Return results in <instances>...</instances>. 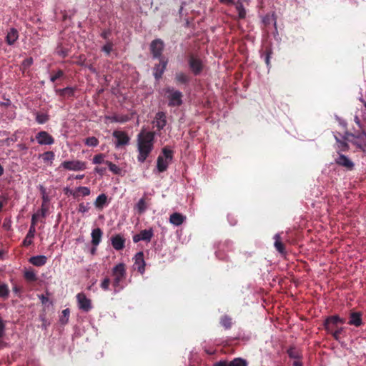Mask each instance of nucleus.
Here are the masks:
<instances>
[{"mask_svg":"<svg viewBox=\"0 0 366 366\" xmlns=\"http://www.w3.org/2000/svg\"><path fill=\"white\" fill-rule=\"evenodd\" d=\"M54 157L55 154L52 151L45 152L40 154V157L42 158L44 162H49L50 165H51L52 161L54 159Z\"/></svg>","mask_w":366,"mask_h":366,"instance_id":"nucleus-32","label":"nucleus"},{"mask_svg":"<svg viewBox=\"0 0 366 366\" xmlns=\"http://www.w3.org/2000/svg\"><path fill=\"white\" fill-rule=\"evenodd\" d=\"M154 137V132H141L138 134L137 149L139 155L137 159L139 162H144L153 150Z\"/></svg>","mask_w":366,"mask_h":366,"instance_id":"nucleus-1","label":"nucleus"},{"mask_svg":"<svg viewBox=\"0 0 366 366\" xmlns=\"http://www.w3.org/2000/svg\"><path fill=\"white\" fill-rule=\"evenodd\" d=\"M112 276L114 277L112 285L115 290H121L124 286L121 285L123 280L126 279L127 272L124 263H119L112 269Z\"/></svg>","mask_w":366,"mask_h":366,"instance_id":"nucleus-4","label":"nucleus"},{"mask_svg":"<svg viewBox=\"0 0 366 366\" xmlns=\"http://www.w3.org/2000/svg\"><path fill=\"white\" fill-rule=\"evenodd\" d=\"M167 117L164 112H158L154 117L153 123L155 124L158 131H161L167 124Z\"/></svg>","mask_w":366,"mask_h":366,"instance_id":"nucleus-13","label":"nucleus"},{"mask_svg":"<svg viewBox=\"0 0 366 366\" xmlns=\"http://www.w3.org/2000/svg\"><path fill=\"white\" fill-rule=\"evenodd\" d=\"M39 217V212H36L32 215L30 227H33V228H35Z\"/></svg>","mask_w":366,"mask_h":366,"instance_id":"nucleus-54","label":"nucleus"},{"mask_svg":"<svg viewBox=\"0 0 366 366\" xmlns=\"http://www.w3.org/2000/svg\"><path fill=\"white\" fill-rule=\"evenodd\" d=\"M105 119L109 120L111 122H117L115 120L117 119L116 114L113 116H106Z\"/></svg>","mask_w":366,"mask_h":366,"instance_id":"nucleus-61","label":"nucleus"},{"mask_svg":"<svg viewBox=\"0 0 366 366\" xmlns=\"http://www.w3.org/2000/svg\"><path fill=\"white\" fill-rule=\"evenodd\" d=\"M335 162L348 170H352L354 168V163L344 154H340L335 159Z\"/></svg>","mask_w":366,"mask_h":366,"instance_id":"nucleus-14","label":"nucleus"},{"mask_svg":"<svg viewBox=\"0 0 366 366\" xmlns=\"http://www.w3.org/2000/svg\"><path fill=\"white\" fill-rule=\"evenodd\" d=\"M69 313L70 312L69 309H65L62 311V316L60 319L61 323L65 324L68 322Z\"/></svg>","mask_w":366,"mask_h":366,"instance_id":"nucleus-46","label":"nucleus"},{"mask_svg":"<svg viewBox=\"0 0 366 366\" xmlns=\"http://www.w3.org/2000/svg\"><path fill=\"white\" fill-rule=\"evenodd\" d=\"M228 366H247V362L245 360L242 358H234L229 362H227Z\"/></svg>","mask_w":366,"mask_h":366,"instance_id":"nucleus-34","label":"nucleus"},{"mask_svg":"<svg viewBox=\"0 0 366 366\" xmlns=\"http://www.w3.org/2000/svg\"><path fill=\"white\" fill-rule=\"evenodd\" d=\"M89 209V203L84 204V203H80L79 204V209L78 211L81 213L87 212Z\"/></svg>","mask_w":366,"mask_h":366,"instance_id":"nucleus-51","label":"nucleus"},{"mask_svg":"<svg viewBox=\"0 0 366 366\" xmlns=\"http://www.w3.org/2000/svg\"><path fill=\"white\" fill-rule=\"evenodd\" d=\"M36 139L40 145H51L54 143V139L46 131H41L36 135Z\"/></svg>","mask_w":366,"mask_h":366,"instance_id":"nucleus-12","label":"nucleus"},{"mask_svg":"<svg viewBox=\"0 0 366 366\" xmlns=\"http://www.w3.org/2000/svg\"><path fill=\"white\" fill-rule=\"evenodd\" d=\"M147 207L148 206L144 197L138 201L134 207L139 214H143L147 210Z\"/></svg>","mask_w":366,"mask_h":366,"instance_id":"nucleus-29","label":"nucleus"},{"mask_svg":"<svg viewBox=\"0 0 366 366\" xmlns=\"http://www.w3.org/2000/svg\"><path fill=\"white\" fill-rule=\"evenodd\" d=\"M287 353L290 358L295 359V360H301L302 358L301 352L295 347H290L287 350Z\"/></svg>","mask_w":366,"mask_h":366,"instance_id":"nucleus-28","label":"nucleus"},{"mask_svg":"<svg viewBox=\"0 0 366 366\" xmlns=\"http://www.w3.org/2000/svg\"><path fill=\"white\" fill-rule=\"evenodd\" d=\"M112 44L111 42L109 43H107V44H105L102 48V51H104L105 53H107V54H109L110 52L112 51Z\"/></svg>","mask_w":366,"mask_h":366,"instance_id":"nucleus-55","label":"nucleus"},{"mask_svg":"<svg viewBox=\"0 0 366 366\" xmlns=\"http://www.w3.org/2000/svg\"><path fill=\"white\" fill-rule=\"evenodd\" d=\"M105 164L108 166L109 169L113 172L114 174H120L122 169L115 164L112 163L110 161H106Z\"/></svg>","mask_w":366,"mask_h":366,"instance_id":"nucleus-35","label":"nucleus"},{"mask_svg":"<svg viewBox=\"0 0 366 366\" xmlns=\"http://www.w3.org/2000/svg\"><path fill=\"white\" fill-rule=\"evenodd\" d=\"M274 239L275 240L274 244L275 249L282 254H286L285 247L281 240L280 234H276Z\"/></svg>","mask_w":366,"mask_h":366,"instance_id":"nucleus-24","label":"nucleus"},{"mask_svg":"<svg viewBox=\"0 0 366 366\" xmlns=\"http://www.w3.org/2000/svg\"><path fill=\"white\" fill-rule=\"evenodd\" d=\"M49 119V115L44 113H37L36 116V121L40 124L46 123Z\"/></svg>","mask_w":366,"mask_h":366,"instance_id":"nucleus-37","label":"nucleus"},{"mask_svg":"<svg viewBox=\"0 0 366 366\" xmlns=\"http://www.w3.org/2000/svg\"><path fill=\"white\" fill-rule=\"evenodd\" d=\"M135 269L143 274L145 271V262L144 259V253L142 252H139L135 255V262H134Z\"/></svg>","mask_w":366,"mask_h":366,"instance_id":"nucleus-15","label":"nucleus"},{"mask_svg":"<svg viewBox=\"0 0 366 366\" xmlns=\"http://www.w3.org/2000/svg\"><path fill=\"white\" fill-rule=\"evenodd\" d=\"M85 144L89 147H97L99 144V140L95 137H90L85 139Z\"/></svg>","mask_w":366,"mask_h":366,"instance_id":"nucleus-41","label":"nucleus"},{"mask_svg":"<svg viewBox=\"0 0 366 366\" xmlns=\"http://www.w3.org/2000/svg\"><path fill=\"white\" fill-rule=\"evenodd\" d=\"M140 237H141V236H140V234H139H139H135V235L133 237V241H134L135 243H137V242H138L141 241V240H142V239L140 238Z\"/></svg>","mask_w":366,"mask_h":366,"instance_id":"nucleus-63","label":"nucleus"},{"mask_svg":"<svg viewBox=\"0 0 366 366\" xmlns=\"http://www.w3.org/2000/svg\"><path fill=\"white\" fill-rule=\"evenodd\" d=\"M47 261V257L44 255L33 256L29 258V262L36 267L44 266Z\"/></svg>","mask_w":366,"mask_h":366,"instance_id":"nucleus-19","label":"nucleus"},{"mask_svg":"<svg viewBox=\"0 0 366 366\" xmlns=\"http://www.w3.org/2000/svg\"><path fill=\"white\" fill-rule=\"evenodd\" d=\"M116 117L115 120L119 123H125L131 119V117L127 114H116Z\"/></svg>","mask_w":366,"mask_h":366,"instance_id":"nucleus-43","label":"nucleus"},{"mask_svg":"<svg viewBox=\"0 0 366 366\" xmlns=\"http://www.w3.org/2000/svg\"><path fill=\"white\" fill-rule=\"evenodd\" d=\"M165 92L167 94V99L169 100L168 105L169 107H179L182 104L183 94L181 92L174 90V89L172 87H167Z\"/></svg>","mask_w":366,"mask_h":366,"instance_id":"nucleus-5","label":"nucleus"},{"mask_svg":"<svg viewBox=\"0 0 366 366\" xmlns=\"http://www.w3.org/2000/svg\"><path fill=\"white\" fill-rule=\"evenodd\" d=\"M342 327H337L336 328L335 330H334L332 332H330L332 334V335L333 336V337L336 340H338L339 338H340V334L342 333Z\"/></svg>","mask_w":366,"mask_h":366,"instance_id":"nucleus-52","label":"nucleus"},{"mask_svg":"<svg viewBox=\"0 0 366 366\" xmlns=\"http://www.w3.org/2000/svg\"><path fill=\"white\" fill-rule=\"evenodd\" d=\"M104 157H105V155L104 154H97L94 157L93 159H92V162L93 164H102V163H104L105 164V160H104Z\"/></svg>","mask_w":366,"mask_h":366,"instance_id":"nucleus-42","label":"nucleus"},{"mask_svg":"<svg viewBox=\"0 0 366 366\" xmlns=\"http://www.w3.org/2000/svg\"><path fill=\"white\" fill-rule=\"evenodd\" d=\"M64 75V73L62 70L59 69L57 71V72L51 76L50 81L51 82L56 81L58 79L62 77Z\"/></svg>","mask_w":366,"mask_h":366,"instance_id":"nucleus-48","label":"nucleus"},{"mask_svg":"<svg viewBox=\"0 0 366 366\" xmlns=\"http://www.w3.org/2000/svg\"><path fill=\"white\" fill-rule=\"evenodd\" d=\"M110 34L111 31L109 29H105L101 33V36L104 39H107Z\"/></svg>","mask_w":366,"mask_h":366,"instance_id":"nucleus-58","label":"nucleus"},{"mask_svg":"<svg viewBox=\"0 0 366 366\" xmlns=\"http://www.w3.org/2000/svg\"><path fill=\"white\" fill-rule=\"evenodd\" d=\"M66 194L72 195L74 198H78L79 197V194L77 193L76 189L75 191H73L71 189H67Z\"/></svg>","mask_w":366,"mask_h":366,"instance_id":"nucleus-59","label":"nucleus"},{"mask_svg":"<svg viewBox=\"0 0 366 366\" xmlns=\"http://www.w3.org/2000/svg\"><path fill=\"white\" fill-rule=\"evenodd\" d=\"M159 64H156L153 68V75L156 80H159L167 69L168 64V59L167 58L158 59Z\"/></svg>","mask_w":366,"mask_h":366,"instance_id":"nucleus-10","label":"nucleus"},{"mask_svg":"<svg viewBox=\"0 0 366 366\" xmlns=\"http://www.w3.org/2000/svg\"><path fill=\"white\" fill-rule=\"evenodd\" d=\"M292 366H302V362L300 360H295L292 363Z\"/></svg>","mask_w":366,"mask_h":366,"instance_id":"nucleus-64","label":"nucleus"},{"mask_svg":"<svg viewBox=\"0 0 366 366\" xmlns=\"http://www.w3.org/2000/svg\"><path fill=\"white\" fill-rule=\"evenodd\" d=\"M36 233V228H33V227H30L28 231V233L23 241V245L25 247H28L33 243L32 239L34 237Z\"/></svg>","mask_w":366,"mask_h":366,"instance_id":"nucleus-27","label":"nucleus"},{"mask_svg":"<svg viewBox=\"0 0 366 366\" xmlns=\"http://www.w3.org/2000/svg\"><path fill=\"white\" fill-rule=\"evenodd\" d=\"M102 231L100 228H95L92 232V244L93 246L97 247L101 242L102 237Z\"/></svg>","mask_w":366,"mask_h":366,"instance_id":"nucleus-20","label":"nucleus"},{"mask_svg":"<svg viewBox=\"0 0 366 366\" xmlns=\"http://www.w3.org/2000/svg\"><path fill=\"white\" fill-rule=\"evenodd\" d=\"M185 219L186 217L179 212L172 214L169 217L170 223L175 226L181 225Z\"/></svg>","mask_w":366,"mask_h":366,"instance_id":"nucleus-18","label":"nucleus"},{"mask_svg":"<svg viewBox=\"0 0 366 366\" xmlns=\"http://www.w3.org/2000/svg\"><path fill=\"white\" fill-rule=\"evenodd\" d=\"M60 167L69 171H83L86 169V162L79 160L64 161Z\"/></svg>","mask_w":366,"mask_h":366,"instance_id":"nucleus-7","label":"nucleus"},{"mask_svg":"<svg viewBox=\"0 0 366 366\" xmlns=\"http://www.w3.org/2000/svg\"><path fill=\"white\" fill-rule=\"evenodd\" d=\"M18 140L17 132L12 134L11 137L6 138L2 142L6 144L7 146H10L14 142H16Z\"/></svg>","mask_w":366,"mask_h":366,"instance_id":"nucleus-44","label":"nucleus"},{"mask_svg":"<svg viewBox=\"0 0 366 366\" xmlns=\"http://www.w3.org/2000/svg\"><path fill=\"white\" fill-rule=\"evenodd\" d=\"M56 93L62 98H71L74 96L75 88L67 86L64 89H57Z\"/></svg>","mask_w":366,"mask_h":366,"instance_id":"nucleus-17","label":"nucleus"},{"mask_svg":"<svg viewBox=\"0 0 366 366\" xmlns=\"http://www.w3.org/2000/svg\"><path fill=\"white\" fill-rule=\"evenodd\" d=\"M236 9L238 12V17L243 19L246 16V10L241 2H238L236 5Z\"/></svg>","mask_w":366,"mask_h":366,"instance_id":"nucleus-36","label":"nucleus"},{"mask_svg":"<svg viewBox=\"0 0 366 366\" xmlns=\"http://www.w3.org/2000/svg\"><path fill=\"white\" fill-rule=\"evenodd\" d=\"M56 53L63 58L66 57L68 55L67 50L62 47L58 48Z\"/></svg>","mask_w":366,"mask_h":366,"instance_id":"nucleus-57","label":"nucleus"},{"mask_svg":"<svg viewBox=\"0 0 366 366\" xmlns=\"http://www.w3.org/2000/svg\"><path fill=\"white\" fill-rule=\"evenodd\" d=\"M48 212V207L46 204L42 203L41 209L37 212L39 213V217H45Z\"/></svg>","mask_w":366,"mask_h":366,"instance_id":"nucleus-49","label":"nucleus"},{"mask_svg":"<svg viewBox=\"0 0 366 366\" xmlns=\"http://www.w3.org/2000/svg\"><path fill=\"white\" fill-rule=\"evenodd\" d=\"M112 247L117 251L122 250L125 247V239L120 234H116L111 238Z\"/></svg>","mask_w":366,"mask_h":366,"instance_id":"nucleus-16","label":"nucleus"},{"mask_svg":"<svg viewBox=\"0 0 366 366\" xmlns=\"http://www.w3.org/2000/svg\"><path fill=\"white\" fill-rule=\"evenodd\" d=\"M162 156L164 159H166L169 161H172L173 159V151L169 149L167 147H165L162 150Z\"/></svg>","mask_w":366,"mask_h":366,"instance_id":"nucleus-39","label":"nucleus"},{"mask_svg":"<svg viewBox=\"0 0 366 366\" xmlns=\"http://www.w3.org/2000/svg\"><path fill=\"white\" fill-rule=\"evenodd\" d=\"M110 282H111V280L109 277L104 278V280L101 283V287L102 288V290H108Z\"/></svg>","mask_w":366,"mask_h":366,"instance_id":"nucleus-50","label":"nucleus"},{"mask_svg":"<svg viewBox=\"0 0 366 366\" xmlns=\"http://www.w3.org/2000/svg\"><path fill=\"white\" fill-rule=\"evenodd\" d=\"M220 324L225 330H229L233 325L232 318L228 315H223L220 318Z\"/></svg>","mask_w":366,"mask_h":366,"instance_id":"nucleus-30","label":"nucleus"},{"mask_svg":"<svg viewBox=\"0 0 366 366\" xmlns=\"http://www.w3.org/2000/svg\"><path fill=\"white\" fill-rule=\"evenodd\" d=\"M4 102H0V106L4 107H9L11 105V102L9 99L6 98L4 96L3 97Z\"/></svg>","mask_w":366,"mask_h":366,"instance_id":"nucleus-56","label":"nucleus"},{"mask_svg":"<svg viewBox=\"0 0 366 366\" xmlns=\"http://www.w3.org/2000/svg\"><path fill=\"white\" fill-rule=\"evenodd\" d=\"M33 64V59L31 57L25 59L22 62L24 69H26Z\"/></svg>","mask_w":366,"mask_h":366,"instance_id":"nucleus-53","label":"nucleus"},{"mask_svg":"<svg viewBox=\"0 0 366 366\" xmlns=\"http://www.w3.org/2000/svg\"><path fill=\"white\" fill-rule=\"evenodd\" d=\"M76 192L78 194H81L82 196H88L91 193L89 188L86 187H79L76 188Z\"/></svg>","mask_w":366,"mask_h":366,"instance_id":"nucleus-45","label":"nucleus"},{"mask_svg":"<svg viewBox=\"0 0 366 366\" xmlns=\"http://www.w3.org/2000/svg\"><path fill=\"white\" fill-rule=\"evenodd\" d=\"M272 54V51L270 48H266L264 54H262V57H264V61L267 66L270 64V58Z\"/></svg>","mask_w":366,"mask_h":366,"instance_id":"nucleus-40","label":"nucleus"},{"mask_svg":"<svg viewBox=\"0 0 366 366\" xmlns=\"http://www.w3.org/2000/svg\"><path fill=\"white\" fill-rule=\"evenodd\" d=\"M344 323V320L337 315L328 317L324 322V326L327 332L330 333L338 327L339 324Z\"/></svg>","mask_w":366,"mask_h":366,"instance_id":"nucleus-9","label":"nucleus"},{"mask_svg":"<svg viewBox=\"0 0 366 366\" xmlns=\"http://www.w3.org/2000/svg\"><path fill=\"white\" fill-rule=\"evenodd\" d=\"M189 69L194 76L199 75L204 69V64L201 57L197 54L190 52L187 56Z\"/></svg>","mask_w":366,"mask_h":366,"instance_id":"nucleus-3","label":"nucleus"},{"mask_svg":"<svg viewBox=\"0 0 366 366\" xmlns=\"http://www.w3.org/2000/svg\"><path fill=\"white\" fill-rule=\"evenodd\" d=\"M362 318L361 315L358 312H352L350 315V318L348 322V324L350 325H355L356 327H359L362 325Z\"/></svg>","mask_w":366,"mask_h":366,"instance_id":"nucleus-25","label":"nucleus"},{"mask_svg":"<svg viewBox=\"0 0 366 366\" xmlns=\"http://www.w3.org/2000/svg\"><path fill=\"white\" fill-rule=\"evenodd\" d=\"M10 290L9 285L0 280V299L7 300L9 297Z\"/></svg>","mask_w":366,"mask_h":366,"instance_id":"nucleus-26","label":"nucleus"},{"mask_svg":"<svg viewBox=\"0 0 366 366\" xmlns=\"http://www.w3.org/2000/svg\"><path fill=\"white\" fill-rule=\"evenodd\" d=\"M24 278L29 282H35L37 277L33 270H27L24 272Z\"/></svg>","mask_w":366,"mask_h":366,"instance_id":"nucleus-38","label":"nucleus"},{"mask_svg":"<svg viewBox=\"0 0 366 366\" xmlns=\"http://www.w3.org/2000/svg\"><path fill=\"white\" fill-rule=\"evenodd\" d=\"M214 366H228L227 361H219L216 362Z\"/></svg>","mask_w":366,"mask_h":366,"instance_id":"nucleus-62","label":"nucleus"},{"mask_svg":"<svg viewBox=\"0 0 366 366\" xmlns=\"http://www.w3.org/2000/svg\"><path fill=\"white\" fill-rule=\"evenodd\" d=\"M344 139L347 140L358 149L365 152L366 149V130L355 131L353 133L347 132L344 136Z\"/></svg>","mask_w":366,"mask_h":366,"instance_id":"nucleus-2","label":"nucleus"},{"mask_svg":"<svg viewBox=\"0 0 366 366\" xmlns=\"http://www.w3.org/2000/svg\"><path fill=\"white\" fill-rule=\"evenodd\" d=\"M139 234L142 240L147 242H150L154 235L153 230L152 229L142 230Z\"/></svg>","mask_w":366,"mask_h":366,"instance_id":"nucleus-31","label":"nucleus"},{"mask_svg":"<svg viewBox=\"0 0 366 366\" xmlns=\"http://www.w3.org/2000/svg\"><path fill=\"white\" fill-rule=\"evenodd\" d=\"M174 80L177 84H187L190 81V77L188 74L179 71L175 74Z\"/></svg>","mask_w":366,"mask_h":366,"instance_id":"nucleus-22","label":"nucleus"},{"mask_svg":"<svg viewBox=\"0 0 366 366\" xmlns=\"http://www.w3.org/2000/svg\"><path fill=\"white\" fill-rule=\"evenodd\" d=\"M171 161H169L166 159H164V157L162 155H159L157 157V167L159 172H163L167 170L169 163Z\"/></svg>","mask_w":366,"mask_h":366,"instance_id":"nucleus-23","label":"nucleus"},{"mask_svg":"<svg viewBox=\"0 0 366 366\" xmlns=\"http://www.w3.org/2000/svg\"><path fill=\"white\" fill-rule=\"evenodd\" d=\"M94 171H95L97 173H98V174H99L102 175V174H104V172H105V171H106V168H104V167H95Z\"/></svg>","mask_w":366,"mask_h":366,"instance_id":"nucleus-60","label":"nucleus"},{"mask_svg":"<svg viewBox=\"0 0 366 366\" xmlns=\"http://www.w3.org/2000/svg\"><path fill=\"white\" fill-rule=\"evenodd\" d=\"M149 49L154 59L165 58L162 56V53L164 49V43L161 39L153 40L150 44Z\"/></svg>","mask_w":366,"mask_h":366,"instance_id":"nucleus-6","label":"nucleus"},{"mask_svg":"<svg viewBox=\"0 0 366 366\" xmlns=\"http://www.w3.org/2000/svg\"><path fill=\"white\" fill-rule=\"evenodd\" d=\"M18 31L14 28H11L7 33V35L6 36V41L9 45H13L18 39Z\"/></svg>","mask_w":366,"mask_h":366,"instance_id":"nucleus-21","label":"nucleus"},{"mask_svg":"<svg viewBox=\"0 0 366 366\" xmlns=\"http://www.w3.org/2000/svg\"><path fill=\"white\" fill-rule=\"evenodd\" d=\"M337 142L339 143V147L342 151L346 152L349 149L348 144L345 141H340L337 137H335Z\"/></svg>","mask_w":366,"mask_h":366,"instance_id":"nucleus-47","label":"nucleus"},{"mask_svg":"<svg viewBox=\"0 0 366 366\" xmlns=\"http://www.w3.org/2000/svg\"><path fill=\"white\" fill-rule=\"evenodd\" d=\"M112 136L117 139L115 147H121L129 144L130 137L127 132L124 131L115 130L112 133Z\"/></svg>","mask_w":366,"mask_h":366,"instance_id":"nucleus-8","label":"nucleus"},{"mask_svg":"<svg viewBox=\"0 0 366 366\" xmlns=\"http://www.w3.org/2000/svg\"><path fill=\"white\" fill-rule=\"evenodd\" d=\"M76 300L80 310L84 312H89L92 309V301L86 297L84 293H78L76 295Z\"/></svg>","mask_w":366,"mask_h":366,"instance_id":"nucleus-11","label":"nucleus"},{"mask_svg":"<svg viewBox=\"0 0 366 366\" xmlns=\"http://www.w3.org/2000/svg\"><path fill=\"white\" fill-rule=\"evenodd\" d=\"M107 200V195L104 194H101L97 197L94 204L97 208H102L103 206L106 204Z\"/></svg>","mask_w":366,"mask_h":366,"instance_id":"nucleus-33","label":"nucleus"}]
</instances>
